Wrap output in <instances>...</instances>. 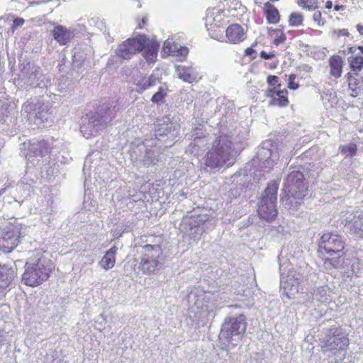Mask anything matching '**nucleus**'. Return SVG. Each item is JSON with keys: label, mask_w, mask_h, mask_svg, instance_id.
<instances>
[{"label": "nucleus", "mask_w": 363, "mask_h": 363, "mask_svg": "<svg viewBox=\"0 0 363 363\" xmlns=\"http://www.w3.org/2000/svg\"><path fill=\"white\" fill-rule=\"evenodd\" d=\"M22 280L25 284L36 286L46 281L55 266L48 254L40 250L32 252L25 265Z\"/></svg>", "instance_id": "f257e3e1"}, {"label": "nucleus", "mask_w": 363, "mask_h": 363, "mask_svg": "<svg viewBox=\"0 0 363 363\" xmlns=\"http://www.w3.org/2000/svg\"><path fill=\"white\" fill-rule=\"evenodd\" d=\"M159 46L158 43L150 40L145 35H138L121 43L116 50V54L121 59L129 60L135 54L144 51L143 57L150 64L156 60Z\"/></svg>", "instance_id": "f03ea898"}, {"label": "nucleus", "mask_w": 363, "mask_h": 363, "mask_svg": "<svg viewBox=\"0 0 363 363\" xmlns=\"http://www.w3.org/2000/svg\"><path fill=\"white\" fill-rule=\"evenodd\" d=\"M23 145L25 149H28V152L26 155L28 164L25 174L21 178L20 184L30 186L38 179L35 169L39 168L43 172V167L40 166V161H43V158L49 152L51 146L45 140L36 139H33L28 143H24Z\"/></svg>", "instance_id": "7ed1b4c3"}, {"label": "nucleus", "mask_w": 363, "mask_h": 363, "mask_svg": "<svg viewBox=\"0 0 363 363\" xmlns=\"http://www.w3.org/2000/svg\"><path fill=\"white\" fill-rule=\"evenodd\" d=\"M345 247V240L338 234L325 233L321 236L318 252L321 255L325 253L330 255V257L325 259L326 267H330L336 269H344L345 267L347 261L343 252Z\"/></svg>", "instance_id": "20e7f679"}, {"label": "nucleus", "mask_w": 363, "mask_h": 363, "mask_svg": "<svg viewBox=\"0 0 363 363\" xmlns=\"http://www.w3.org/2000/svg\"><path fill=\"white\" fill-rule=\"evenodd\" d=\"M232 145V142L227 135H219L206 155V165L211 168H217L224 164L228 167L233 164L236 152Z\"/></svg>", "instance_id": "39448f33"}, {"label": "nucleus", "mask_w": 363, "mask_h": 363, "mask_svg": "<svg viewBox=\"0 0 363 363\" xmlns=\"http://www.w3.org/2000/svg\"><path fill=\"white\" fill-rule=\"evenodd\" d=\"M321 350L324 353L335 355L337 352L345 350L349 345V339L336 326L324 328L319 335Z\"/></svg>", "instance_id": "423d86ee"}, {"label": "nucleus", "mask_w": 363, "mask_h": 363, "mask_svg": "<svg viewBox=\"0 0 363 363\" xmlns=\"http://www.w3.org/2000/svg\"><path fill=\"white\" fill-rule=\"evenodd\" d=\"M246 330L245 316L226 318L222 324L219 338L233 346L237 345Z\"/></svg>", "instance_id": "0eeeda50"}, {"label": "nucleus", "mask_w": 363, "mask_h": 363, "mask_svg": "<svg viewBox=\"0 0 363 363\" xmlns=\"http://www.w3.org/2000/svg\"><path fill=\"white\" fill-rule=\"evenodd\" d=\"M215 226V220L207 215H199L185 218L182 225V230L188 234L194 241L200 240L201 235Z\"/></svg>", "instance_id": "6e6552de"}, {"label": "nucleus", "mask_w": 363, "mask_h": 363, "mask_svg": "<svg viewBox=\"0 0 363 363\" xmlns=\"http://www.w3.org/2000/svg\"><path fill=\"white\" fill-rule=\"evenodd\" d=\"M27 228L17 220H13L5 226L0 235V250L9 253L16 248L20 239L26 235Z\"/></svg>", "instance_id": "1a4fd4ad"}, {"label": "nucleus", "mask_w": 363, "mask_h": 363, "mask_svg": "<svg viewBox=\"0 0 363 363\" xmlns=\"http://www.w3.org/2000/svg\"><path fill=\"white\" fill-rule=\"evenodd\" d=\"M113 117L111 108H108L104 114L99 111L91 116H86L82 119V125L80 128L82 135L86 139L97 135L105 128Z\"/></svg>", "instance_id": "9d476101"}, {"label": "nucleus", "mask_w": 363, "mask_h": 363, "mask_svg": "<svg viewBox=\"0 0 363 363\" xmlns=\"http://www.w3.org/2000/svg\"><path fill=\"white\" fill-rule=\"evenodd\" d=\"M277 189V184L274 182L269 184L259 202L257 213L261 218L267 221L272 220L277 215L276 208Z\"/></svg>", "instance_id": "9b49d317"}, {"label": "nucleus", "mask_w": 363, "mask_h": 363, "mask_svg": "<svg viewBox=\"0 0 363 363\" xmlns=\"http://www.w3.org/2000/svg\"><path fill=\"white\" fill-rule=\"evenodd\" d=\"M156 145V139L145 140L144 143L133 149L130 153L132 160L145 167L155 164L158 155Z\"/></svg>", "instance_id": "f8f14e48"}, {"label": "nucleus", "mask_w": 363, "mask_h": 363, "mask_svg": "<svg viewBox=\"0 0 363 363\" xmlns=\"http://www.w3.org/2000/svg\"><path fill=\"white\" fill-rule=\"evenodd\" d=\"M50 105L44 103L41 99H36L25 104L22 111L26 113L27 120L30 123L40 125L46 121L50 114Z\"/></svg>", "instance_id": "ddd939ff"}, {"label": "nucleus", "mask_w": 363, "mask_h": 363, "mask_svg": "<svg viewBox=\"0 0 363 363\" xmlns=\"http://www.w3.org/2000/svg\"><path fill=\"white\" fill-rule=\"evenodd\" d=\"M284 191L289 197L297 199V203L306 195L307 187L303 182V174L299 171H292L286 177Z\"/></svg>", "instance_id": "4468645a"}, {"label": "nucleus", "mask_w": 363, "mask_h": 363, "mask_svg": "<svg viewBox=\"0 0 363 363\" xmlns=\"http://www.w3.org/2000/svg\"><path fill=\"white\" fill-rule=\"evenodd\" d=\"M143 250L140 268L145 274L154 273L160 268L159 259L162 255V249L159 245H145Z\"/></svg>", "instance_id": "2eb2a0df"}, {"label": "nucleus", "mask_w": 363, "mask_h": 363, "mask_svg": "<svg viewBox=\"0 0 363 363\" xmlns=\"http://www.w3.org/2000/svg\"><path fill=\"white\" fill-rule=\"evenodd\" d=\"M22 80L30 87L47 88L50 80L45 77L41 69L35 65L28 62L21 69Z\"/></svg>", "instance_id": "dca6fc26"}, {"label": "nucleus", "mask_w": 363, "mask_h": 363, "mask_svg": "<svg viewBox=\"0 0 363 363\" xmlns=\"http://www.w3.org/2000/svg\"><path fill=\"white\" fill-rule=\"evenodd\" d=\"M340 221L348 232L353 235L363 238V211L347 210L342 212Z\"/></svg>", "instance_id": "f3484780"}, {"label": "nucleus", "mask_w": 363, "mask_h": 363, "mask_svg": "<svg viewBox=\"0 0 363 363\" xmlns=\"http://www.w3.org/2000/svg\"><path fill=\"white\" fill-rule=\"evenodd\" d=\"M300 282L301 275L294 272L290 271L286 277H281V287L289 298L294 296L298 291Z\"/></svg>", "instance_id": "a211bd4d"}, {"label": "nucleus", "mask_w": 363, "mask_h": 363, "mask_svg": "<svg viewBox=\"0 0 363 363\" xmlns=\"http://www.w3.org/2000/svg\"><path fill=\"white\" fill-rule=\"evenodd\" d=\"M274 147L269 142L264 143L257 152V157L262 163V167L271 169L274 163L279 157L277 152H274Z\"/></svg>", "instance_id": "6ab92c4d"}, {"label": "nucleus", "mask_w": 363, "mask_h": 363, "mask_svg": "<svg viewBox=\"0 0 363 363\" xmlns=\"http://www.w3.org/2000/svg\"><path fill=\"white\" fill-rule=\"evenodd\" d=\"M224 11L220 9H208L207 10L205 18V24L209 35L213 38H217L218 35L214 34L213 29L220 28L224 21Z\"/></svg>", "instance_id": "aec40b11"}, {"label": "nucleus", "mask_w": 363, "mask_h": 363, "mask_svg": "<svg viewBox=\"0 0 363 363\" xmlns=\"http://www.w3.org/2000/svg\"><path fill=\"white\" fill-rule=\"evenodd\" d=\"M161 77L158 71H154L149 77H141L135 79V84L137 87V91L142 93L145 90L159 84Z\"/></svg>", "instance_id": "412c9836"}, {"label": "nucleus", "mask_w": 363, "mask_h": 363, "mask_svg": "<svg viewBox=\"0 0 363 363\" xmlns=\"http://www.w3.org/2000/svg\"><path fill=\"white\" fill-rule=\"evenodd\" d=\"M72 55V67L74 69H80L85 61L91 57V50L87 46L74 48Z\"/></svg>", "instance_id": "4be33fe9"}, {"label": "nucleus", "mask_w": 363, "mask_h": 363, "mask_svg": "<svg viewBox=\"0 0 363 363\" xmlns=\"http://www.w3.org/2000/svg\"><path fill=\"white\" fill-rule=\"evenodd\" d=\"M53 38L60 45H67L74 37L73 30L62 25L55 26L51 30Z\"/></svg>", "instance_id": "5701e85b"}, {"label": "nucleus", "mask_w": 363, "mask_h": 363, "mask_svg": "<svg viewBox=\"0 0 363 363\" xmlns=\"http://www.w3.org/2000/svg\"><path fill=\"white\" fill-rule=\"evenodd\" d=\"M155 126V136L158 137L167 135L174 132L177 125L171 121L169 117L164 116L157 120Z\"/></svg>", "instance_id": "b1692460"}, {"label": "nucleus", "mask_w": 363, "mask_h": 363, "mask_svg": "<svg viewBox=\"0 0 363 363\" xmlns=\"http://www.w3.org/2000/svg\"><path fill=\"white\" fill-rule=\"evenodd\" d=\"M16 275V269L6 264H0V286H2V293L9 287Z\"/></svg>", "instance_id": "393cba45"}, {"label": "nucleus", "mask_w": 363, "mask_h": 363, "mask_svg": "<svg viewBox=\"0 0 363 363\" xmlns=\"http://www.w3.org/2000/svg\"><path fill=\"white\" fill-rule=\"evenodd\" d=\"M226 37L230 43H238L245 39L246 34L244 28L239 24H233L225 30Z\"/></svg>", "instance_id": "a878e982"}, {"label": "nucleus", "mask_w": 363, "mask_h": 363, "mask_svg": "<svg viewBox=\"0 0 363 363\" xmlns=\"http://www.w3.org/2000/svg\"><path fill=\"white\" fill-rule=\"evenodd\" d=\"M164 50L168 54L181 57H185L189 52V49L186 47L176 43L172 39H167L164 41Z\"/></svg>", "instance_id": "bb28decb"}, {"label": "nucleus", "mask_w": 363, "mask_h": 363, "mask_svg": "<svg viewBox=\"0 0 363 363\" xmlns=\"http://www.w3.org/2000/svg\"><path fill=\"white\" fill-rule=\"evenodd\" d=\"M118 247L116 246H113L106 251L101 261L99 262V266L105 270L112 269L116 264V255Z\"/></svg>", "instance_id": "cd10ccee"}, {"label": "nucleus", "mask_w": 363, "mask_h": 363, "mask_svg": "<svg viewBox=\"0 0 363 363\" xmlns=\"http://www.w3.org/2000/svg\"><path fill=\"white\" fill-rule=\"evenodd\" d=\"M177 73L179 79L184 82L192 83L199 77L198 73L192 67H177Z\"/></svg>", "instance_id": "c85d7f7f"}, {"label": "nucleus", "mask_w": 363, "mask_h": 363, "mask_svg": "<svg viewBox=\"0 0 363 363\" xmlns=\"http://www.w3.org/2000/svg\"><path fill=\"white\" fill-rule=\"evenodd\" d=\"M206 137L207 136L204 135L202 129H194L191 135V138L193 140V141L188 145L186 152L192 155H197L198 150L194 149L195 147L199 145V143L203 142V140H206Z\"/></svg>", "instance_id": "c756f323"}, {"label": "nucleus", "mask_w": 363, "mask_h": 363, "mask_svg": "<svg viewBox=\"0 0 363 363\" xmlns=\"http://www.w3.org/2000/svg\"><path fill=\"white\" fill-rule=\"evenodd\" d=\"M264 13L269 23L277 24L279 22L280 16L278 9L269 2L264 6Z\"/></svg>", "instance_id": "7c9ffc66"}, {"label": "nucleus", "mask_w": 363, "mask_h": 363, "mask_svg": "<svg viewBox=\"0 0 363 363\" xmlns=\"http://www.w3.org/2000/svg\"><path fill=\"white\" fill-rule=\"evenodd\" d=\"M329 65L330 74L335 77L339 78L342 75L343 60L339 55H333L329 60Z\"/></svg>", "instance_id": "2f4dec72"}, {"label": "nucleus", "mask_w": 363, "mask_h": 363, "mask_svg": "<svg viewBox=\"0 0 363 363\" xmlns=\"http://www.w3.org/2000/svg\"><path fill=\"white\" fill-rule=\"evenodd\" d=\"M314 299L323 303H328L331 301L332 291L328 285L318 287L314 292Z\"/></svg>", "instance_id": "473e14b6"}, {"label": "nucleus", "mask_w": 363, "mask_h": 363, "mask_svg": "<svg viewBox=\"0 0 363 363\" xmlns=\"http://www.w3.org/2000/svg\"><path fill=\"white\" fill-rule=\"evenodd\" d=\"M348 62L352 72L358 74L363 68V57L360 53L348 57Z\"/></svg>", "instance_id": "72a5a7b5"}, {"label": "nucleus", "mask_w": 363, "mask_h": 363, "mask_svg": "<svg viewBox=\"0 0 363 363\" xmlns=\"http://www.w3.org/2000/svg\"><path fill=\"white\" fill-rule=\"evenodd\" d=\"M166 95L167 88L163 86H161L159 87L157 91L152 95L151 98V101L155 104L162 103L163 102Z\"/></svg>", "instance_id": "f704fd0d"}, {"label": "nucleus", "mask_w": 363, "mask_h": 363, "mask_svg": "<svg viewBox=\"0 0 363 363\" xmlns=\"http://www.w3.org/2000/svg\"><path fill=\"white\" fill-rule=\"evenodd\" d=\"M340 152L342 155H345L346 157H353L355 155L357 147L356 144L354 143H350L344 146L340 147Z\"/></svg>", "instance_id": "c9c22d12"}, {"label": "nucleus", "mask_w": 363, "mask_h": 363, "mask_svg": "<svg viewBox=\"0 0 363 363\" xmlns=\"http://www.w3.org/2000/svg\"><path fill=\"white\" fill-rule=\"evenodd\" d=\"M303 16L296 12H293L289 16V23L291 26H299L303 23Z\"/></svg>", "instance_id": "e433bc0d"}, {"label": "nucleus", "mask_w": 363, "mask_h": 363, "mask_svg": "<svg viewBox=\"0 0 363 363\" xmlns=\"http://www.w3.org/2000/svg\"><path fill=\"white\" fill-rule=\"evenodd\" d=\"M298 6L308 10H315L318 8L317 0H297Z\"/></svg>", "instance_id": "4c0bfd02"}, {"label": "nucleus", "mask_w": 363, "mask_h": 363, "mask_svg": "<svg viewBox=\"0 0 363 363\" xmlns=\"http://www.w3.org/2000/svg\"><path fill=\"white\" fill-rule=\"evenodd\" d=\"M45 203H45V206H43L40 211H43L44 213L50 215L52 213V212H54V209L52 207L53 200L52 199V198L50 196H48L45 199Z\"/></svg>", "instance_id": "58836bf2"}, {"label": "nucleus", "mask_w": 363, "mask_h": 363, "mask_svg": "<svg viewBox=\"0 0 363 363\" xmlns=\"http://www.w3.org/2000/svg\"><path fill=\"white\" fill-rule=\"evenodd\" d=\"M289 103L287 97H274L269 101V104L272 106H278L279 107H284Z\"/></svg>", "instance_id": "ea45409f"}, {"label": "nucleus", "mask_w": 363, "mask_h": 363, "mask_svg": "<svg viewBox=\"0 0 363 363\" xmlns=\"http://www.w3.org/2000/svg\"><path fill=\"white\" fill-rule=\"evenodd\" d=\"M296 78V74H291L289 77L288 88L292 90H296L298 88L299 85L295 82Z\"/></svg>", "instance_id": "a19ab883"}, {"label": "nucleus", "mask_w": 363, "mask_h": 363, "mask_svg": "<svg viewBox=\"0 0 363 363\" xmlns=\"http://www.w3.org/2000/svg\"><path fill=\"white\" fill-rule=\"evenodd\" d=\"M24 19L22 18H16L13 20V25L11 28L12 33L15 31L19 27H21L24 24Z\"/></svg>", "instance_id": "79ce46f5"}, {"label": "nucleus", "mask_w": 363, "mask_h": 363, "mask_svg": "<svg viewBox=\"0 0 363 363\" xmlns=\"http://www.w3.org/2000/svg\"><path fill=\"white\" fill-rule=\"evenodd\" d=\"M333 35H335L337 38L341 36H349L350 33L347 29L343 28L340 30H333L332 31Z\"/></svg>", "instance_id": "37998d69"}, {"label": "nucleus", "mask_w": 363, "mask_h": 363, "mask_svg": "<svg viewBox=\"0 0 363 363\" xmlns=\"http://www.w3.org/2000/svg\"><path fill=\"white\" fill-rule=\"evenodd\" d=\"M321 16V13L318 11L314 12L313 15V21L317 22L319 26L324 25V21H323Z\"/></svg>", "instance_id": "c03bdc74"}, {"label": "nucleus", "mask_w": 363, "mask_h": 363, "mask_svg": "<svg viewBox=\"0 0 363 363\" xmlns=\"http://www.w3.org/2000/svg\"><path fill=\"white\" fill-rule=\"evenodd\" d=\"M279 77L275 75H269L267 77V82L271 86H275L277 84L279 87L281 86L280 84H278Z\"/></svg>", "instance_id": "a18cd8bd"}, {"label": "nucleus", "mask_w": 363, "mask_h": 363, "mask_svg": "<svg viewBox=\"0 0 363 363\" xmlns=\"http://www.w3.org/2000/svg\"><path fill=\"white\" fill-rule=\"evenodd\" d=\"M286 38L284 33H281V35L279 38H276L274 40V43L276 45H279L281 43H283L286 40Z\"/></svg>", "instance_id": "49530a36"}, {"label": "nucleus", "mask_w": 363, "mask_h": 363, "mask_svg": "<svg viewBox=\"0 0 363 363\" xmlns=\"http://www.w3.org/2000/svg\"><path fill=\"white\" fill-rule=\"evenodd\" d=\"M260 57L264 60H269V59L272 58L273 57H274V54L273 52L267 53L265 51H262L260 52Z\"/></svg>", "instance_id": "de8ad7c7"}, {"label": "nucleus", "mask_w": 363, "mask_h": 363, "mask_svg": "<svg viewBox=\"0 0 363 363\" xmlns=\"http://www.w3.org/2000/svg\"><path fill=\"white\" fill-rule=\"evenodd\" d=\"M208 142V137H206V140H203V142L199 143V145H196L195 147V148H194V149H197L198 150V154L196 155H199L200 150L201 149H203L206 145Z\"/></svg>", "instance_id": "09e8293b"}, {"label": "nucleus", "mask_w": 363, "mask_h": 363, "mask_svg": "<svg viewBox=\"0 0 363 363\" xmlns=\"http://www.w3.org/2000/svg\"><path fill=\"white\" fill-rule=\"evenodd\" d=\"M245 55L247 56H250L251 57L252 59H255L256 57L255 56V50L250 47V48H247L246 50H245Z\"/></svg>", "instance_id": "8fccbe9b"}, {"label": "nucleus", "mask_w": 363, "mask_h": 363, "mask_svg": "<svg viewBox=\"0 0 363 363\" xmlns=\"http://www.w3.org/2000/svg\"><path fill=\"white\" fill-rule=\"evenodd\" d=\"M276 92H277V90H275V89H269L266 91V95H267V96L271 97L272 99H273L274 97H276Z\"/></svg>", "instance_id": "3c124183"}, {"label": "nucleus", "mask_w": 363, "mask_h": 363, "mask_svg": "<svg viewBox=\"0 0 363 363\" xmlns=\"http://www.w3.org/2000/svg\"><path fill=\"white\" fill-rule=\"evenodd\" d=\"M286 95H287V91L286 89H283V90H277V92H276V96L277 97H286Z\"/></svg>", "instance_id": "603ef678"}, {"label": "nucleus", "mask_w": 363, "mask_h": 363, "mask_svg": "<svg viewBox=\"0 0 363 363\" xmlns=\"http://www.w3.org/2000/svg\"><path fill=\"white\" fill-rule=\"evenodd\" d=\"M356 51H357V48H354V47H350L347 48V51H344V53L345 54H351L352 55H357V53H356Z\"/></svg>", "instance_id": "864d4df0"}, {"label": "nucleus", "mask_w": 363, "mask_h": 363, "mask_svg": "<svg viewBox=\"0 0 363 363\" xmlns=\"http://www.w3.org/2000/svg\"><path fill=\"white\" fill-rule=\"evenodd\" d=\"M147 21V16H144L141 21V22H140L138 25V28L141 29L143 28L145 25L146 24V22Z\"/></svg>", "instance_id": "5fc2aeb1"}, {"label": "nucleus", "mask_w": 363, "mask_h": 363, "mask_svg": "<svg viewBox=\"0 0 363 363\" xmlns=\"http://www.w3.org/2000/svg\"><path fill=\"white\" fill-rule=\"evenodd\" d=\"M357 30L359 33L360 35H363V26L360 24L357 25Z\"/></svg>", "instance_id": "6e6d98bb"}, {"label": "nucleus", "mask_w": 363, "mask_h": 363, "mask_svg": "<svg viewBox=\"0 0 363 363\" xmlns=\"http://www.w3.org/2000/svg\"><path fill=\"white\" fill-rule=\"evenodd\" d=\"M342 9H343V6L342 5L336 4L335 6V10L337 11H340Z\"/></svg>", "instance_id": "4d7b16f0"}, {"label": "nucleus", "mask_w": 363, "mask_h": 363, "mask_svg": "<svg viewBox=\"0 0 363 363\" xmlns=\"http://www.w3.org/2000/svg\"><path fill=\"white\" fill-rule=\"evenodd\" d=\"M8 187L9 186L7 187H4L0 189V196L6 193V191L8 190Z\"/></svg>", "instance_id": "13d9d810"}, {"label": "nucleus", "mask_w": 363, "mask_h": 363, "mask_svg": "<svg viewBox=\"0 0 363 363\" xmlns=\"http://www.w3.org/2000/svg\"><path fill=\"white\" fill-rule=\"evenodd\" d=\"M325 7H326L327 9H331V8L333 7V3H332V1H328L326 2Z\"/></svg>", "instance_id": "bf43d9fd"}, {"label": "nucleus", "mask_w": 363, "mask_h": 363, "mask_svg": "<svg viewBox=\"0 0 363 363\" xmlns=\"http://www.w3.org/2000/svg\"><path fill=\"white\" fill-rule=\"evenodd\" d=\"M356 80L355 79H349V85L351 86L352 85V81Z\"/></svg>", "instance_id": "052dcab7"}, {"label": "nucleus", "mask_w": 363, "mask_h": 363, "mask_svg": "<svg viewBox=\"0 0 363 363\" xmlns=\"http://www.w3.org/2000/svg\"><path fill=\"white\" fill-rule=\"evenodd\" d=\"M0 293H2V286H0Z\"/></svg>", "instance_id": "680f3d73"}, {"label": "nucleus", "mask_w": 363, "mask_h": 363, "mask_svg": "<svg viewBox=\"0 0 363 363\" xmlns=\"http://www.w3.org/2000/svg\"><path fill=\"white\" fill-rule=\"evenodd\" d=\"M86 162H87V161H86V162H85V164H84V167H86ZM84 169H85V167H84Z\"/></svg>", "instance_id": "e2e57ef3"}]
</instances>
